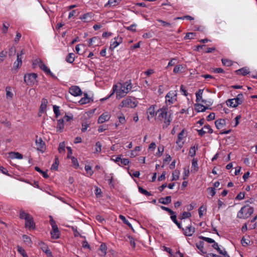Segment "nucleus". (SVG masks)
Returning a JSON list of instances; mask_svg holds the SVG:
<instances>
[{
    "label": "nucleus",
    "instance_id": "8fccbe9b",
    "mask_svg": "<svg viewBox=\"0 0 257 257\" xmlns=\"http://www.w3.org/2000/svg\"><path fill=\"white\" fill-rule=\"evenodd\" d=\"M250 243V241L249 239L245 238L243 237L241 240V243L243 246H246Z\"/></svg>",
    "mask_w": 257,
    "mask_h": 257
},
{
    "label": "nucleus",
    "instance_id": "6ab92c4d",
    "mask_svg": "<svg viewBox=\"0 0 257 257\" xmlns=\"http://www.w3.org/2000/svg\"><path fill=\"white\" fill-rule=\"evenodd\" d=\"M89 46L95 47L98 46L100 42V39L97 37H94L88 39Z\"/></svg>",
    "mask_w": 257,
    "mask_h": 257
},
{
    "label": "nucleus",
    "instance_id": "9b49d317",
    "mask_svg": "<svg viewBox=\"0 0 257 257\" xmlns=\"http://www.w3.org/2000/svg\"><path fill=\"white\" fill-rule=\"evenodd\" d=\"M37 138L38 137L37 136ZM37 150L42 153H44L46 150V145L41 138H37L35 141Z\"/></svg>",
    "mask_w": 257,
    "mask_h": 257
},
{
    "label": "nucleus",
    "instance_id": "774afa93",
    "mask_svg": "<svg viewBox=\"0 0 257 257\" xmlns=\"http://www.w3.org/2000/svg\"><path fill=\"white\" fill-rule=\"evenodd\" d=\"M43 63V61L40 59L37 58L33 61V65L34 66V67H35V66H36L38 65L39 66V67H40V64H41V63Z\"/></svg>",
    "mask_w": 257,
    "mask_h": 257
},
{
    "label": "nucleus",
    "instance_id": "aec40b11",
    "mask_svg": "<svg viewBox=\"0 0 257 257\" xmlns=\"http://www.w3.org/2000/svg\"><path fill=\"white\" fill-rule=\"evenodd\" d=\"M204 243L203 241H199V242H198L196 243V246L197 248L200 251L199 253L202 255H204L205 254L207 253L206 251L205 250V249L204 248Z\"/></svg>",
    "mask_w": 257,
    "mask_h": 257
},
{
    "label": "nucleus",
    "instance_id": "6e6d98bb",
    "mask_svg": "<svg viewBox=\"0 0 257 257\" xmlns=\"http://www.w3.org/2000/svg\"><path fill=\"white\" fill-rule=\"evenodd\" d=\"M101 151V144L100 142H97L95 144V153H99Z\"/></svg>",
    "mask_w": 257,
    "mask_h": 257
},
{
    "label": "nucleus",
    "instance_id": "0eeeda50",
    "mask_svg": "<svg viewBox=\"0 0 257 257\" xmlns=\"http://www.w3.org/2000/svg\"><path fill=\"white\" fill-rule=\"evenodd\" d=\"M38 75L35 73H30L24 75V80L27 85L29 86H34L38 84L37 78Z\"/></svg>",
    "mask_w": 257,
    "mask_h": 257
},
{
    "label": "nucleus",
    "instance_id": "412c9836",
    "mask_svg": "<svg viewBox=\"0 0 257 257\" xmlns=\"http://www.w3.org/2000/svg\"><path fill=\"white\" fill-rule=\"evenodd\" d=\"M184 234L186 236H191L195 232V228L191 225L187 226L185 230L184 229Z\"/></svg>",
    "mask_w": 257,
    "mask_h": 257
},
{
    "label": "nucleus",
    "instance_id": "4468645a",
    "mask_svg": "<svg viewBox=\"0 0 257 257\" xmlns=\"http://www.w3.org/2000/svg\"><path fill=\"white\" fill-rule=\"evenodd\" d=\"M122 42V38L120 37L117 36L112 40L109 49L113 50L116 47Z\"/></svg>",
    "mask_w": 257,
    "mask_h": 257
},
{
    "label": "nucleus",
    "instance_id": "c756f323",
    "mask_svg": "<svg viewBox=\"0 0 257 257\" xmlns=\"http://www.w3.org/2000/svg\"><path fill=\"white\" fill-rule=\"evenodd\" d=\"M75 60V54L73 53H69L66 57V61L69 63H73Z\"/></svg>",
    "mask_w": 257,
    "mask_h": 257
},
{
    "label": "nucleus",
    "instance_id": "6e6552de",
    "mask_svg": "<svg viewBox=\"0 0 257 257\" xmlns=\"http://www.w3.org/2000/svg\"><path fill=\"white\" fill-rule=\"evenodd\" d=\"M50 222L52 227V230L51 231L52 238L58 239L60 237V232L55 221L53 218H51L50 220Z\"/></svg>",
    "mask_w": 257,
    "mask_h": 257
},
{
    "label": "nucleus",
    "instance_id": "13d9d810",
    "mask_svg": "<svg viewBox=\"0 0 257 257\" xmlns=\"http://www.w3.org/2000/svg\"><path fill=\"white\" fill-rule=\"evenodd\" d=\"M207 191L208 194H210L212 197L214 196L215 195V189L213 187L208 188Z\"/></svg>",
    "mask_w": 257,
    "mask_h": 257
},
{
    "label": "nucleus",
    "instance_id": "a18cd8bd",
    "mask_svg": "<svg viewBox=\"0 0 257 257\" xmlns=\"http://www.w3.org/2000/svg\"><path fill=\"white\" fill-rule=\"evenodd\" d=\"M53 107L54 112L55 114V116L56 118H57L60 115L59 106L54 105H53Z\"/></svg>",
    "mask_w": 257,
    "mask_h": 257
},
{
    "label": "nucleus",
    "instance_id": "a211bd4d",
    "mask_svg": "<svg viewBox=\"0 0 257 257\" xmlns=\"http://www.w3.org/2000/svg\"><path fill=\"white\" fill-rule=\"evenodd\" d=\"M211 109V108H209V107H208V106H205L201 104H200L198 102H197V103H196L194 105V109L197 112H204L206 109Z\"/></svg>",
    "mask_w": 257,
    "mask_h": 257
},
{
    "label": "nucleus",
    "instance_id": "c85d7f7f",
    "mask_svg": "<svg viewBox=\"0 0 257 257\" xmlns=\"http://www.w3.org/2000/svg\"><path fill=\"white\" fill-rule=\"evenodd\" d=\"M170 217L172 220L177 225L179 228L184 230V228L182 227L181 223L177 220V216L175 215V213L172 215Z\"/></svg>",
    "mask_w": 257,
    "mask_h": 257
},
{
    "label": "nucleus",
    "instance_id": "423d86ee",
    "mask_svg": "<svg viewBox=\"0 0 257 257\" xmlns=\"http://www.w3.org/2000/svg\"><path fill=\"white\" fill-rule=\"evenodd\" d=\"M243 94L240 93L238 94L235 98L228 99L226 101V104L229 107H236L243 102Z\"/></svg>",
    "mask_w": 257,
    "mask_h": 257
},
{
    "label": "nucleus",
    "instance_id": "f3484780",
    "mask_svg": "<svg viewBox=\"0 0 257 257\" xmlns=\"http://www.w3.org/2000/svg\"><path fill=\"white\" fill-rule=\"evenodd\" d=\"M110 118V115L107 112L103 113L98 119V123H102L108 120Z\"/></svg>",
    "mask_w": 257,
    "mask_h": 257
},
{
    "label": "nucleus",
    "instance_id": "473e14b6",
    "mask_svg": "<svg viewBox=\"0 0 257 257\" xmlns=\"http://www.w3.org/2000/svg\"><path fill=\"white\" fill-rule=\"evenodd\" d=\"M147 113L151 115V117L157 115V112L155 110V107L153 106H150L147 110Z\"/></svg>",
    "mask_w": 257,
    "mask_h": 257
},
{
    "label": "nucleus",
    "instance_id": "c03bdc74",
    "mask_svg": "<svg viewBox=\"0 0 257 257\" xmlns=\"http://www.w3.org/2000/svg\"><path fill=\"white\" fill-rule=\"evenodd\" d=\"M191 213L188 212H184L180 216L179 219H186V218H189L190 217H191Z\"/></svg>",
    "mask_w": 257,
    "mask_h": 257
},
{
    "label": "nucleus",
    "instance_id": "a19ab883",
    "mask_svg": "<svg viewBox=\"0 0 257 257\" xmlns=\"http://www.w3.org/2000/svg\"><path fill=\"white\" fill-rule=\"evenodd\" d=\"M119 218L123 221L124 223L128 225L129 227L132 228V224L129 222L127 219L122 215H120Z\"/></svg>",
    "mask_w": 257,
    "mask_h": 257
},
{
    "label": "nucleus",
    "instance_id": "7c9ffc66",
    "mask_svg": "<svg viewBox=\"0 0 257 257\" xmlns=\"http://www.w3.org/2000/svg\"><path fill=\"white\" fill-rule=\"evenodd\" d=\"M203 89H199L195 93L196 96V101L199 102L202 99Z\"/></svg>",
    "mask_w": 257,
    "mask_h": 257
},
{
    "label": "nucleus",
    "instance_id": "2f4dec72",
    "mask_svg": "<svg viewBox=\"0 0 257 257\" xmlns=\"http://www.w3.org/2000/svg\"><path fill=\"white\" fill-rule=\"evenodd\" d=\"M59 163V161L58 157L57 156H55L54 162L52 164L51 169L52 170H57L58 168Z\"/></svg>",
    "mask_w": 257,
    "mask_h": 257
},
{
    "label": "nucleus",
    "instance_id": "864d4df0",
    "mask_svg": "<svg viewBox=\"0 0 257 257\" xmlns=\"http://www.w3.org/2000/svg\"><path fill=\"white\" fill-rule=\"evenodd\" d=\"M118 4V2L117 0H109L108 3L105 5L106 7L107 5L110 6H115Z\"/></svg>",
    "mask_w": 257,
    "mask_h": 257
},
{
    "label": "nucleus",
    "instance_id": "a878e982",
    "mask_svg": "<svg viewBox=\"0 0 257 257\" xmlns=\"http://www.w3.org/2000/svg\"><path fill=\"white\" fill-rule=\"evenodd\" d=\"M64 127V119H60L57 121V131L59 132H62Z\"/></svg>",
    "mask_w": 257,
    "mask_h": 257
},
{
    "label": "nucleus",
    "instance_id": "603ef678",
    "mask_svg": "<svg viewBox=\"0 0 257 257\" xmlns=\"http://www.w3.org/2000/svg\"><path fill=\"white\" fill-rule=\"evenodd\" d=\"M65 145L64 142H61L59 144L58 147V151L60 153L65 151Z\"/></svg>",
    "mask_w": 257,
    "mask_h": 257
},
{
    "label": "nucleus",
    "instance_id": "7ed1b4c3",
    "mask_svg": "<svg viewBox=\"0 0 257 257\" xmlns=\"http://www.w3.org/2000/svg\"><path fill=\"white\" fill-rule=\"evenodd\" d=\"M254 209L249 205H244L238 212L237 217L239 219H246L248 218L253 213Z\"/></svg>",
    "mask_w": 257,
    "mask_h": 257
},
{
    "label": "nucleus",
    "instance_id": "20e7f679",
    "mask_svg": "<svg viewBox=\"0 0 257 257\" xmlns=\"http://www.w3.org/2000/svg\"><path fill=\"white\" fill-rule=\"evenodd\" d=\"M157 114H158L157 118L158 119L162 120L164 119V123L166 125V127L170 125L172 119L170 115L167 116L168 108L166 107H163L158 109L157 111Z\"/></svg>",
    "mask_w": 257,
    "mask_h": 257
},
{
    "label": "nucleus",
    "instance_id": "ddd939ff",
    "mask_svg": "<svg viewBox=\"0 0 257 257\" xmlns=\"http://www.w3.org/2000/svg\"><path fill=\"white\" fill-rule=\"evenodd\" d=\"M186 132L185 129H183L178 135L177 140L176 141V144L179 147V148H182L184 142H182V140L184 138L187 136V134L185 136V133Z\"/></svg>",
    "mask_w": 257,
    "mask_h": 257
},
{
    "label": "nucleus",
    "instance_id": "cd10ccee",
    "mask_svg": "<svg viewBox=\"0 0 257 257\" xmlns=\"http://www.w3.org/2000/svg\"><path fill=\"white\" fill-rule=\"evenodd\" d=\"M171 196H167L165 198L162 197L159 199V203L163 204H165V205L168 204L170 203H171Z\"/></svg>",
    "mask_w": 257,
    "mask_h": 257
},
{
    "label": "nucleus",
    "instance_id": "4d7b16f0",
    "mask_svg": "<svg viewBox=\"0 0 257 257\" xmlns=\"http://www.w3.org/2000/svg\"><path fill=\"white\" fill-rule=\"evenodd\" d=\"M160 207L162 210L167 211L171 215V216L175 214V212L168 207L164 206H161Z\"/></svg>",
    "mask_w": 257,
    "mask_h": 257
},
{
    "label": "nucleus",
    "instance_id": "f704fd0d",
    "mask_svg": "<svg viewBox=\"0 0 257 257\" xmlns=\"http://www.w3.org/2000/svg\"><path fill=\"white\" fill-rule=\"evenodd\" d=\"M35 170L36 171H37V172H39L40 173H41L43 175V177L44 178H48L49 177V176L47 174V172L43 171L39 167H37V166L35 167Z\"/></svg>",
    "mask_w": 257,
    "mask_h": 257
},
{
    "label": "nucleus",
    "instance_id": "3c124183",
    "mask_svg": "<svg viewBox=\"0 0 257 257\" xmlns=\"http://www.w3.org/2000/svg\"><path fill=\"white\" fill-rule=\"evenodd\" d=\"M199 238L210 243L214 242V240L211 238L206 237L203 236H199Z\"/></svg>",
    "mask_w": 257,
    "mask_h": 257
},
{
    "label": "nucleus",
    "instance_id": "f257e3e1",
    "mask_svg": "<svg viewBox=\"0 0 257 257\" xmlns=\"http://www.w3.org/2000/svg\"><path fill=\"white\" fill-rule=\"evenodd\" d=\"M132 88L131 80H128L124 83H118L113 86V93L116 92L117 98L124 97Z\"/></svg>",
    "mask_w": 257,
    "mask_h": 257
},
{
    "label": "nucleus",
    "instance_id": "c9c22d12",
    "mask_svg": "<svg viewBox=\"0 0 257 257\" xmlns=\"http://www.w3.org/2000/svg\"><path fill=\"white\" fill-rule=\"evenodd\" d=\"M62 119H64V122L66 123L69 122L73 120V115L71 113H70L69 115L66 114Z\"/></svg>",
    "mask_w": 257,
    "mask_h": 257
},
{
    "label": "nucleus",
    "instance_id": "4c0bfd02",
    "mask_svg": "<svg viewBox=\"0 0 257 257\" xmlns=\"http://www.w3.org/2000/svg\"><path fill=\"white\" fill-rule=\"evenodd\" d=\"M24 50L22 49L20 53H17L16 61L19 62L22 64V55L25 54Z\"/></svg>",
    "mask_w": 257,
    "mask_h": 257
},
{
    "label": "nucleus",
    "instance_id": "052dcab7",
    "mask_svg": "<svg viewBox=\"0 0 257 257\" xmlns=\"http://www.w3.org/2000/svg\"><path fill=\"white\" fill-rule=\"evenodd\" d=\"M195 36V34L194 33H187L184 37L185 39H193Z\"/></svg>",
    "mask_w": 257,
    "mask_h": 257
},
{
    "label": "nucleus",
    "instance_id": "e2e57ef3",
    "mask_svg": "<svg viewBox=\"0 0 257 257\" xmlns=\"http://www.w3.org/2000/svg\"><path fill=\"white\" fill-rule=\"evenodd\" d=\"M1 123L4 124V125L8 128H10L11 127V123L10 121L5 120H1Z\"/></svg>",
    "mask_w": 257,
    "mask_h": 257
},
{
    "label": "nucleus",
    "instance_id": "ea45409f",
    "mask_svg": "<svg viewBox=\"0 0 257 257\" xmlns=\"http://www.w3.org/2000/svg\"><path fill=\"white\" fill-rule=\"evenodd\" d=\"M197 162V160L196 159H193L192 162V168H193L195 172L198 170Z\"/></svg>",
    "mask_w": 257,
    "mask_h": 257
},
{
    "label": "nucleus",
    "instance_id": "393cba45",
    "mask_svg": "<svg viewBox=\"0 0 257 257\" xmlns=\"http://www.w3.org/2000/svg\"><path fill=\"white\" fill-rule=\"evenodd\" d=\"M215 126L217 129H220L226 125V120L224 119H219L215 121Z\"/></svg>",
    "mask_w": 257,
    "mask_h": 257
},
{
    "label": "nucleus",
    "instance_id": "2eb2a0df",
    "mask_svg": "<svg viewBox=\"0 0 257 257\" xmlns=\"http://www.w3.org/2000/svg\"><path fill=\"white\" fill-rule=\"evenodd\" d=\"M198 134L201 137L203 136L206 133L210 134H212L213 131L209 124L205 125L201 130H198Z\"/></svg>",
    "mask_w": 257,
    "mask_h": 257
},
{
    "label": "nucleus",
    "instance_id": "5701e85b",
    "mask_svg": "<svg viewBox=\"0 0 257 257\" xmlns=\"http://www.w3.org/2000/svg\"><path fill=\"white\" fill-rule=\"evenodd\" d=\"M40 68L42 69L47 74H49L53 77H56L54 74L51 72L50 69L43 62L40 64Z\"/></svg>",
    "mask_w": 257,
    "mask_h": 257
},
{
    "label": "nucleus",
    "instance_id": "69168bd1",
    "mask_svg": "<svg viewBox=\"0 0 257 257\" xmlns=\"http://www.w3.org/2000/svg\"><path fill=\"white\" fill-rule=\"evenodd\" d=\"M11 88L10 87H6V96L7 98L10 97L11 98H12L13 97V94L9 90Z\"/></svg>",
    "mask_w": 257,
    "mask_h": 257
},
{
    "label": "nucleus",
    "instance_id": "b1692460",
    "mask_svg": "<svg viewBox=\"0 0 257 257\" xmlns=\"http://www.w3.org/2000/svg\"><path fill=\"white\" fill-rule=\"evenodd\" d=\"M91 101H93V100L90 97H88L87 93H85L84 94V97L81 98L79 101V103L80 104H85L90 102Z\"/></svg>",
    "mask_w": 257,
    "mask_h": 257
},
{
    "label": "nucleus",
    "instance_id": "de8ad7c7",
    "mask_svg": "<svg viewBox=\"0 0 257 257\" xmlns=\"http://www.w3.org/2000/svg\"><path fill=\"white\" fill-rule=\"evenodd\" d=\"M10 27V24L6 22H4L3 25L2 32L4 34H6L8 32L9 27Z\"/></svg>",
    "mask_w": 257,
    "mask_h": 257
},
{
    "label": "nucleus",
    "instance_id": "72a5a7b5",
    "mask_svg": "<svg viewBox=\"0 0 257 257\" xmlns=\"http://www.w3.org/2000/svg\"><path fill=\"white\" fill-rule=\"evenodd\" d=\"M99 250L102 252V256H105L106 255L107 247L105 243H102L100 245Z\"/></svg>",
    "mask_w": 257,
    "mask_h": 257
},
{
    "label": "nucleus",
    "instance_id": "5fc2aeb1",
    "mask_svg": "<svg viewBox=\"0 0 257 257\" xmlns=\"http://www.w3.org/2000/svg\"><path fill=\"white\" fill-rule=\"evenodd\" d=\"M117 117L119 119L118 121L120 124H123L125 123L126 120H125V117H124L123 114L121 113L120 115H118Z\"/></svg>",
    "mask_w": 257,
    "mask_h": 257
},
{
    "label": "nucleus",
    "instance_id": "49530a36",
    "mask_svg": "<svg viewBox=\"0 0 257 257\" xmlns=\"http://www.w3.org/2000/svg\"><path fill=\"white\" fill-rule=\"evenodd\" d=\"M139 191L141 193H142L147 196H149L152 195L150 192H148L147 190L144 189V188H143L141 187H139Z\"/></svg>",
    "mask_w": 257,
    "mask_h": 257
},
{
    "label": "nucleus",
    "instance_id": "f8f14e48",
    "mask_svg": "<svg viewBox=\"0 0 257 257\" xmlns=\"http://www.w3.org/2000/svg\"><path fill=\"white\" fill-rule=\"evenodd\" d=\"M69 92L74 96H80L82 94V92L78 86H72L69 89Z\"/></svg>",
    "mask_w": 257,
    "mask_h": 257
},
{
    "label": "nucleus",
    "instance_id": "1a4fd4ad",
    "mask_svg": "<svg viewBox=\"0 0 257 257\" xmlns=\"http://www.w3.org/2000/svg\"><path fill=\"white\" fill-rule=\"evenodd\" d=\"M177 92L176 90L169 91L165 96L166 101L169 104H173L177 100Z\"/></svg>",
    "mask_w": 257,
    "mask_h": 257
},
{
    "label": "nucleus",
    "instance_id": "e433bc0d",
    "mask_svg": "<svg viewBox=\"0 0 257 257\" xmlns=\"http://www.w3.org/2000/svg\"><path fill=\"white\" fill-rule=\"evenodd\" d=\"M180 172L179 170H175L172 173V178L171 181H176L179 179Z\"/></svg>",
    "mask_w": 257,
    "mask_h": 257
},
{
    "label": "nucleus",
    "instance_id": "338daca9",
    "mask_svg": "<svg viewBox=\"0 0 257 257\" xmlns=\"http://www.w3.org/2000/svg\"><path fill=\"white\" fill-rule=\"evenodd\" d=\"M157 21L161 23L164 27H168L170 28L172 27V24L170 23L166 22L162 20H158Z\"/></svg>",
    "mask_w": 257,
    "mask_h": 257
},
{
    "label": "nucleus",
    "instance_id": "f03ea898",
    "mask_svg": "<svg viewBox=\"0 0 257 257\" xmlns=\"http://www.w3.org/2000/svg\"><path fill=\"white\" fill-rule=\"evenodd\" d=\"M19 218L20 219L25 220V227L26 228L29 230L36 228V224L33 216L22 209L19 211Z\"/></svg>",
    "mask_w": 257,
    "mask_h": 257
},
{
    "label": "nucleus",
    "instance_id": "09e8293b",
    "mask_svg": "<svg viewBox=\"0 0 257 257\" xmlns=\"http://www.w3.org/2000/svg\"><path fill=\"white\" fill-rule=\"evenodd\" d=\"M196 149H198L197 147L196 148L195 147V146H193L191 147L189 152V154L191 157H192L195 156Z\"/></svg>",
    "mask_w": 257,
    "mask_h": 257
},
{
    "label": "nucleus",
    "instance_id": "58836bf2",
    "mask_svg": "<svg viewBox=\"0 0 257 257\" xmlns=\"http://www.w3.org/2000/svg\"><path fill=\"white\" fill-rule=\"evenodd\" d=\"M71 229L74 232V235L75 237L80 236L81 238H84L85 237L84 236L81 235L80 233L77 231V228L74 226H72Z\"/></svg>",
    "mask_w": 257,
    "mask_h": 257
},
{
    "label": "nucleus",
    "instance_id": "bb28decb",
    "mask_svg": "<svg viewBox=\"0 0 257 257\" xmlns=\"http://www.w3.org/2000/svg\"><path fill=\"white\" fill-rule=\"evenodd\" d=\"M48 104V101L46 99H42L41 104L40 107L39 112L43 113L46 110Z\"/></svg>",
    "mask_w": 257,
    "mask_h": 257
},
{
    "label": "nucleus",
    "instance_id": "680f3d73",
    "mask_svg": "<svg viewBox=\"0 0 257 257\" xmlns=\"http://www.w3.org/2000/svg\"><path fill=\"white\" fill-rule=\"evenodd\" d=\"M219 254L220 255H218V257H230V256L228 254L227 252L224 248H222L221 251Z\"/></svg>",
    "mask_w": 257,
    "mask_h": 257
},
{
    "label": "nucleus",
    "instance_id": "39448f33",
    "mask_svg": "<svg viewBox=\"0 0 257 257\" xmlns=\"http://www.w3.org/2000/svg\"><path fill=\"white\" fill-rule=\"evenodd\" d=\"M138 101L134 97H127L123 99L119 104V108L123 107L135 108L138 105Z\"/></svg>",
    "mask_w": 257,
    "mask_h": 257
},
{
    "label": "nucleus",
    "instance_id": "9d476101",
    "mask_svg": "<svg viewBox=\"0 0 257 257\" xmlns=\"http://www.w3.org/2000/svg\"><path fill=\"white\" fill-rule=\"evenodd\" d=\"M38 245L42 251L47 254L48 257H53L52 252L45 243L42 241H39Z\"/></svg>",
    "mask_w": 257,
    "mask_h": 257
},
{
    "label": "nucleus",
    "instance_id": "bf43d9fd",
    "mask_svg": "<svg viewBox=\"0 0 257 257\" xmlns=\"http://www.w3.org/2000/svg\"><path fill=\"white\" fill-rule=\"evenodd\" d=\"M85 170L86 172L89 174L90 176H92L93 174V171L92 170V168L91 166L88 165H86L85 166Z\"/></svg>",
    "mask_w": 257,
    "mask_h": 257
},
{
    "label": "nucleus",
    "instance_id": "79ce46f5",
    "mask_svg": "<svg viewBox=\"0 0 257 257\" xmlns=\"http://www.w3.org/2000/svg\"><path fill=\"white\" fill-rule=\"evenodd\" d=\"M23 239L24 240V241L28 245H30L32 244V240L30 238V237L27 235H23Z\"/></svg>",
    "mask_w": 257,
    "mask_h": 257
},
{
    "label": "nucleus",
    "instance_id": "dca6fc26",
    "mask_svg": "<svg viewBox=\"0 0 257 257\" xmlns=\"http://www.w3.org/2000/svg\"><path fill=\"white\" fill-rule=\"evenodd\" d=\"M235 73L237 75H241L242 76H245L249 74L250 71L249 68L246 67H242L239 69L236 70L234 71Z\"/></svg>",
    "mask_w": 257,
    "mask_h": 257
},
{
    "label": "nucleus",
    "instance_id": "37998d69",
    "mask_svg": "<svg viewBox=\"0 0 257 257\" xmlns=\"http://www.w3.org/2000/svg\"><path fill=\"white\" fill-rule=\"evenodd\" d=\"M221 61L223 65L226 66H230L232 65V61L227 59L222 58Z\"/></svg>",
    "mask_w": 257,
    "mask_h": 257
},
{
    "label": "nucleus",
    "instance_id": "4be33fe9",
    "mask_svg": "<svg viewBox=\"0 0 257 257\" xmlns=\"http://www.w3.org/2000/svg\"><path fill=\"white\" fill-rule=\"evenodd\" d=\"M92 17V14L91 13H87L82 16L79 18L84 22H90Z\"/></svg>",
    "mask_w": 257,
    "mask_h": 257
},
{
    "label": "nucleus",
    "instance_id": "0e129e2a",
    "mask_svg": "<svg viewBox=\"0 0 257 257\" xmlns=\"http://www.w3.org/2000/svg\"><path fill=\"white\" fill-rule=\"evenodd\" d=\"M70 158L71 159L72 163L74 165V167L75 168H78L79 166V164L77 159L75 158L74 157H72Z\"/></svg>",
    "mask_w": 257,
    "mask_h": 257
}]
</instances>
